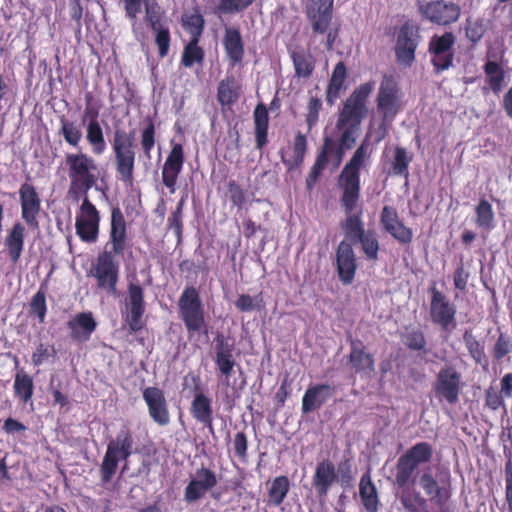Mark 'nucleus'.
I'll return each instance as SVG.
<instances>
[{
    "instance_id": "49530a36",
    "label": "nucleus",
    "mask_w": 512,
    "mask_h": 512,
    "mask_svg": "<svg viewBox=\"0 0 512 512\" xmlns=\"http://www.w3.org/2000/svg\"><path fill=\"white\" fill-rule=\"evenodd\" d=\"M463 342L469 353V356L476 364H487L484 342L477 339L471 330H465L463 333Z\"/></svg>"
},
{
    "instance_id": "9d476101",
    "label": "nucleus",
    "mask_w": 512,
    "mask_h": 512,
    "mask_svg": "<svg viewBox=\"0 0 512 512\" xmlns=\"http://www.w3.org/2000/svg\"><path fill=\"white\" fill-rule=\"evenodd\" d=\"M462 374L453 365L443 366L435 376L432 390L439 402L455 405L462 391Z\"/></svg>"
},
{
    "instance_id": "72a5a7b5",
    "label": "nucleus",
    "mask_w": 512,
    "mask_h": 512,
    "mask_svg": "<svg viewBox=\"0 0 512 512\" xmlns=\"http://www.w3.org/2000/svg\"><path fill=\"white\" fill-rule=\"evenodd\" d=\"M359 495L367 512H377L379 498L375 484L371 479L370 471L365 472L359 482Z\"/></svg>"
},
{
    "instance_id": "79ce46f5",
    "label": "nucleus",
    "mask_w": 512,
    "mask_h": 512,
    "mask_svg": "<svg viewBox=\"0 0 512 512\" xmlns=\"http://www.w3.org/2000/svg\"><path fill=\"white\" fill-rule=\"evenodd\" d=\"M14 395L22 403L31 401L34 394V382L32 376L24 371L18 372L15 375L13 384Z\"/></svg>"
},
{
    "instance_id": "774afa93",
    "label": "nucleus",
    "mask_w": 512,
    "mask_h": 512,
    "mask_svg": "<svg viewBox=\"0 0 512 512\" xmlns=\"http://www.w3.org/2000/svg\"><path fill=\"white\" fill-rule=\"evenodd\" d=\"M505 398L492 386L485 390V406L492 411H497L500 408L506 409Z\"/></svg>"
},
{
    "instance_id": "052dcab7",
    "label": "nucleus",
    "mask_w": 512,
    "mask_h": 512,
    "mask_svg": "<svg viewBox=\"0 0 512 512\" xmlns=\"http://www.w3.org/2000/svg\"><path fill=\"white\" fill-rule=\"evenodd\" d=\"M30 313L38 317L39 323H44L47 305L45 292L40 289L32 297L30 302Z\"/></svg>"
},
{
    "instance_id": "c756f323",
    "label": "nucleus",
    "mask_w": 512,
    "mask_h": 512,
    "mask_svg": "<svg viewBox=\"0 0 512 512\" xmlns=\"http://www.w3.org/2000/svg\"><path fill=\"white\" fill-rule=\"evenodd\" d=\"M419 484L431 501L438 506L444 505L451 496L450 491L439 485L429 469L420 475Z\"/></svg>"
},
{
    "instance_id": "bb28decb",
    "label": "nucleus",
    "mask_w": 512,
    "mask_h": 512,
    "mask_svg": "<svg viewBox=\"0 0 512 512\" xmlns=\"http://www.w3.org/2000/svg\"><path fill=\"white\" fill-rule=\"evenodd\" d=\"M335 394V387L330 384L309 386L302 398V412L310 413L320 409Z\"/></svg>"
},
{
    "instance_id": "473e14b6",
    "label": "nucleus",
    "mask_w": 512,
    "mask_h": 512,
    "mask_svg": "<svg viewBox=\"0 0 512 512\" xmlns=\"http://www.w3.org/2000/svg\"><path fill=\"white\" fill-rule=\"evenodd\" d=\"M256 148L262 150L268 143L269 114L264 103H259L253 112Z\"/></svg>"
},
{
    "instance_id": "a18cd8bd",
    "label": "nucleus",
    "mask_w": 512,
    "mask_h": 512,
    "mask_svg": "<svg viewBox=\"0 0 512 512\" xmlns=\"http://www.w3.org/2000/svg\"><path fill=\"white\" fill-rule=\"evenodd\" d=\"M412 160L413 155L409 154L406 148L396 146L391 160L390 174L394 176H404L407 178L409 175V165Z\"/></svg>"
},
{
    "instance_id": "423d86ee",
    "label": "nucleus",
    "mask_w": 512,
    "mask_h": 512,
    "mask_svg": "<svg viewBox=\"0 0 512 512\" xmlns=\"http://www.w3.org/2000/svg\"><path fill=\"white\" fill-rule=\"evenodd\" d=\"M179 317L184 323L188 337L197 333H208L205 310L198 289L186 286L178 299Z\"/></svg>"
},
{
    "instance_id": "2eb2a0df",
    "label": "nucleus",
    "mask_w": 512,
    "mask_h": 512,
    "mask_svg": "<svg viewBox=\"0 0 512 512\" xmlns=\"http://www.w3.org/2000/svg\"><path fill=\"white\" fill-rule=\"evenodd\" d=\"M184 163L185 153L183 145L171 141V150L166 157L161 172L162 183L171 194L176 191V184Z\"/></svg>"
},
{
    "instance_id": "f03ea898",
    "label": "nucleus",
    "mask_w": 512,
    "mask_h": 512,
    "mask_svg": "<svg viewBox=\"0 0 512 512\" xmlns=\"http://www.w3.org/2000/svg\"><path fill=\"white\" fill-rule=\"evenodd\" d=\"M111 249L98 254L90 275L96 279L97 288L115 295L119 281V263L115 256H122L127 248V223L119 207L111 209L109 242Z\"/></svg>"
},
{
    "instance_id": "13d9d810",
    "label": "nucleus",
    "mask_w": 512,
    "mask_h": 512,
    "mask_svg": "<svg viewBox=\"0 0 512 512\" xmlns=\"http://www.w3.org/2000/svg\"><path fill=\"white\" fill-rule=\"evenodd\" d=\"M155 34V44L158 48L160 58H165L169 54L171 44V33L168 26L152 30Z\"/></svg>"
},
{
    "instance_id": "dca6fc26",
    "label": "nucleus",
    "mask_w": 512,
    "mask_h": 512,
    "mask_svg": "<svg viewBox=\"0 0 512 512\" xmlns=\"http://www.w3.org/2000/svg\"><path fill=\"white\" fill-rule=\"evenodd\" d=\"M218 483L216 473L210 468L202 466L195 471L194 477L189 481L184 490V500L194 503L202 499Z\"/></svg>"
},
{
    "instance_id": "f8f14e48",
    "label": "nucleus",
    "mask_w": 512,
    "mask_h": 512,
    "mask_svg": "<svg viewBox=\"0 0 512 512\" xmlns=\"http://www.w3.org/2000/svg\"><path fill=\"white\" fill-rule=\"evenodd\" d=\"M431 294L430 317L433 324L443 331L451 332L457 325L456 307L446 295L435 286L429 288Z\"/></svg>"
},
{
    "instance_id": "4be33fe9",
    "label": "nucleus",
    "mask_w": 512,
    "mask_h": 512,
    "mask_svg": "<svg viewBox=\"0 0 512 512\" xmlns=\"http://www.w3.org/2000/svg\"><path fill=\"white\" fill-rule=\"evenodd\" d=\"M380 223L384 230L401 244H410L413 231L399 219L396 208L385 205L380 214Z\"/></svg>"
},
{
    "instance_id": "ddd939ff",
    "label": "nucleus",
    "mask_w": 512,
    "mask_h": 512,
    "mask_svg": "<svg viewBox=\"0 0 512 512\" xmlns=\"http://www.w3.org/2000/svg\"><path fill=\"white\" fill-rule=\"evenodd\" d=\"M76 234L85 243L97 241L100 229V214L95 205L85 197L80 206V213L75 220Z\"/></svg>"
},
{
    "instance_id": "393cba45",
    "label": "nucleus",
    "mask_w": 512,
    "mask_h": 512,
    "mask_svg": "<svg viewBox=\"0 0 512 512\" xmlns=\"http://www.w3.org/2000/svg\"><path fill=\"white\" fill-rule=\"evenodd\" d=\"M338 482V474L334 463L329 459H323L316 465L312 477V485L319 497H325L333 484Z\"/></svg>"
},
{
    "instance_id": "cd10ccee",
    "label": "nucleus",
    "mask_w": 512,
    "mask_h": 512,
    "mask_svg": "<svg viewBox=\"0 0 512 512\" xmlns=\"http://www.w3.org/2000/svg\"><path fill=\"white\" fill-rule=\"evenodd\" d=\"M360 198L355 201L352 206L345 205L342 201V195L340 196V204L346 215L345 221L342 223V229L346 236L351 239H358L367 231L364 228V222L362 220V206L359 204Z\"/></svg>"
},
{
    "instance_id": "58836bf2",
    "label": "nucleus",
    "mask_w": 512,
    "mask_h": 512,
    "mask_svg": "<svg viewBox=\"0 0 512 512\" xmlns=\"http://www.w3.org/2000/svg\"><path fill=\"white\" fill-rule=\"evenodd\" d=\"M86 141L94 155H102L106 148V140L99 121H89L86 125Z\"/></svg>"
},
{
    "instance_id": "c9c22d12",
    "label": "nucleus",
    "mask_w": 512,
    "mask_h": 512,
    "mask_svg": "<svg viewBox=\"0 0 512 512\" xmlns=\"http://www.w3.org/2000/svg\"><path fill=\"white\" fill-rule=\"evenodd\" d=\"M347 75L345 63L343 61H339L332 71V75L326 89V102L328 104L333 105L339 98L341 90L347 79Z\"/></svg>"
},
{
    "instance_id": "69168bd1",
    "label": "nucleus",
    "mask_w": 512,
    "mask_h": 512,
    "mask_svg": "<svg viewBox=\"0 0 512 512\" xmlns=\"http://www.w3.org/2000/svg\"><path fill=\"white\" fill-rule=\"evenodd\" d=\"M255 0H220L218 10L224 14L237 13L245 10Z\"/></svg>"
},
{
    "instance_id": "a211bd4d",
    "label": "nucleus",
    "mask_w": 512,
    "mask_h": 512,
    "mask_svg": "<svg viewBox=\"0 0 512 512\" xmlns=\"http://www.w3.org/2000/svg\"><path fill=\"white\" fill-rule=\"evenodd\" d=\"M334 0H308L306 16L315 34H324L333 18Z\"/></svg>"
},
{
    "instance_id": "20e7f679",
    "label": "nucleus",
    "mask_w": 512,
    "mask_h": 512,
    "mask_svg": "<svg viewBox=\"0 0 512 512\" xmlns=\"http://www.w3.org/2000/svg\"><path fill=\"white\" fill-rule=\"evenodd\" d=\"M369 136L370 133L368 132L338 176V187L342 192V201L349 207L358 198H361L360 172L372 154V150L369 149Z\"/></svg>"
},
{
    "instance_id": "3c124183",
    "label": "nucleus",
    "mask_w": 512,
    "mask_h": 512,
    "mask_svg": "<svg viewBox=\"0 0 512 512\" xmlns=\"http://www.w3.org/2000/svg\"><path fill=\"white\" fill-rule=\"evenodd\" d=\"M456 38L452 32H445L442 35H433L428 44V52L454 53L453 46Z\"/></svg>"
},
{
    "instance_id": "338daca9",
    "label": "nucleus",
    "mask_w": 512,
    "mask_h": 512,
    "mask_svg": "<svg viewBox=\"0 0 512 512\" xmlns=\"http://www.w3.org/2000/svg\"><path fill=\"white\" fill-rule=\"evenodd\" d=\"M322 109V100L318 97H311L307 104L306 123L308 130H311L319 120V113Z\"/></svg>"
},
{
    "instance_id": "7ed1b4c3",
    "label": "nucleus",
    "mask_w": 512,
    "mask_h": 512,
    "mask_svg": "<svg viewBox=\"0 0 512 512\" xmlns=\"http://www.w3.org/2000/svg\"><path fill=\"white\" fill-rule=\"evenodd\" d=\"M65 165L70 180L68 197L78 202L88 197V192L98 180V167L95 160L82 151L66 153Z\"/></svg>"
},
{
    "instance_id": "b1692460",
    "label": "nucleus",
    "mask_w": 512,
    "mask_h": 512,
    "mask_svg": "<svg viewBox=\"0 0 512 512\" xmlns=\"http://www.w3.org/2000/svg\"><path fill=\"white\" fill-rule=\"evenodd\" d=\"M234 349L233 340L226 338L222 334H218L215 337V364L227 380L231 377L236 364L233 356Z\"/></svg>"
},
{
    "instance_id": "f257e3e1",
    "label": "nucleus",
    "mask_w": 512,
    "mask_h": 512,
    "mask_svg": "<svg viewBox=\"0 0 512 512\" xmlns=\"http://www.w3.org/2000/svg\"><path fill=\"white\" fill-rule=\"evenodd\" d=\"M374 89L373 82L360 84L345 100L336 121V129L340 131L336 140L331 136H324L323 143L318 150L315 162L306 177V188L311 191L327 167L337 170L345 156L346 151L352 149L359 136L362 120L367 116V99Z\"/></svg>"
},
{
    "instance_id": "37998d69",
    "label": "nucleus",
    "mask_w": 512,
    "mask_h": 512,
    "mask_svg": "<svg viewBox=\"0 0 512 512\" xmlns=\"http://www.w3.org/2000/svg\"><path fill=\"white\" fill-rule=\"evenodd\" d=\"M401 342L411 351H424L426 350V337L424 332L413 326H406L404 331L400 334Z\"/></svg>"
},
{
    "instance_id": "f704fd0d",
    "label": "nucleus",
    "mask_w": 512,
    "mask_h": 512,
    "mask_svg": "<svg viewBox=\"0 0 512 512\" xmlns=\"http://www.w3.org/2000/svg\"><path fill=\"white\" fill-rule=\"evenodd\" d=\"M241 94V87L234 76H226L217 87V101L222 107L236 103Z\"/></svg>"
},
{
    "instance_id": "2f4dec72",
    "label": "nucleus",
    "mask_w": 512,
    "mask_h": 512,
    "mask_svg": "<svg viewBox=\"0 0 512 512\" xmlns=\"http://www.w3.org/2000/svg\"><path fill=\"white\" fill-rule=\"evenodd\" d=\"M290 58L294 66V75L297 78H310L316 67V59L314 56L304 49L290 50Z\"/></svg>"
},
{
    "instance_id": "de8ad7c7",
    "label": "nucleus",
    "mask_w": 512,
    "mask_h": 512,
    "mask_svg": "<svg viewBox=\"0 0 512 512\" xmlns=\"http://www.w3.org/2000/svg\"><path fill=\"white\" fill-rule=\"evenodd\" d=\"M200 39L191 38L190 41L185 45L182 57L181 64L184 67L190 68L195 63L202 64L205 53L202 47L199 46Z\"/></svg>"
},
{
    "instance_id": "ea45409f",
    "label": "nucleus",
    "mask_w": 512,
    "mask_h": 512,
    "mask_svg": "<svg viewBox=\"0 0 512 512\" xmlns=\"http://www.w3.org/2000/svg\"><path fill=\"white\" fill-rule=\"evenodd\" d=\"M189 411L196 422L213 416L212 399L203 391L194 393Z\"/></svg>"
},
{
    "instance_id": "e433bc0d",
    "label": "nucleus",
    "mask_w": 512,
    "mask_h": 512,
    "mask_svg": "<svg viewBox=\"0 0 512 512\" xmlns=\"http://www.w3.org/2000/svg\"><path fill=\"white\" fill-rule=\"evenodd\" d=\"M24 237V225L20 222H16L5 239V246L7 247L8 255L13 263H17L21 257L24 248Z\"/></svg>"
},
{
    "instance_id": "4468645a",
    "label": "nucleus",
    "mask_w": 512,
    "mask_h": 512,
    "mask_svg": "<svg viewBox=\"0 0 512 512\" xmlns=\"http://www.w3.org/2000/svg\"><path fill=\"white\" fill-rule=\"evenodd\" d=\"M19 202L21 217L31 230L39 229V215L41 212V199L36 188L27 182L19 188Z\"/></svg>"
},
{
    "instance_id": "a19ab883",
    "label": "nucleus",
    "mask_w": 512,
    "mask_h": 512,
    "mask_svg": "<svg viewBox=\"0 0 512 512\" xmlns=\"http://www.w3.org/2000/svg\"><path fill=\"white\" fill-rule=\"evenodd\" d=\"M290 490L289 478L285 475L275 477L268 490V506H280Z\"/></svg>"
},
{
    "instance_id": "4d7b16f0",
    "label": "nucleus",
    "mask_w": 512,
    "mask_h": 512,
    "mask_svg": "<svg viewBox=\"0 0 512 512\" xmlns=\"http://www.w3.org/2000/svg\"><path fill=\"white\" fill-rule=\"evenodd\" d=\"M336 472L341 485L343 487L350 486L354 480L353 458L344 456L339 462Z\"/></svg>"
},
{
    "instance_id": "8fccbe9b",
    "label": "nucleus",
    "mask_w": 512,
    "mask_h": 512,
    "mask_svg": "<svg viewBox=\"0 0 512 512\" xmlns=\"http://www.w3.org/2000/svg\"><path fill=\"white\" fill-rule=\"evenodd\" d=\"M361 244V249L367 260H378L379 241L377 234L373 230H367L360 238L357 239Z\"/></svg>"
},
{
    "instance_id": "5701e85b",
    "label": "nucleus",
    "mask_w": 512,
    "mask_h": 512,
    "mask_svg": "<svg viewBox=\"0 0 512 512\" xmlns=\"http://www.w3.org/2000/svg\"><path fill=\"white\" fill-rule=\"evenodd\" d=\"M336 264L339 280L349 285L353 282L357 270L355 253L352 245L341 241L336 250Z\"/></svg>"
},
{
    "instance_id": "5fc2aeb1",
    "label": "nucleus",
    "mask_w": 512,
    "mask_h": 512,
    "mask_svg": "<svg viewBox=\"0 0 512 512\" xmlns=\"http://www.w3.org/2000/svg\"><path fill=\"white\" fill-rule=\"evenodd\" d=\"M185 200L182 198L176 205L175 210L167 220L168 229L173 230L178 242H181L183 236V207Z\"/></svg>"
},
{
    "instance_id": "864d4df0",
    "label": "nucleus",
    "mask_w": 512,
    "mask_h": 512,
    "mask_svg": "<svg viewBox=\"0 0 512 512\" xmlns=\"http://www.w3.org/2000/svg\"><path fill=\"white\" fill-rule=\"evenodd\" d=\"M487 30L486 22L483 18H468L465 23V35L470 42L477 44L484 36Z\"/></svg>"
},
{
    "instance_id": "c85d7f7f",
    "label": "nucleus",
    "mask_w": 512,
    "mask_h": 512,
    "mask_svg": "<svg viewBox=\"0 0 512 512\" xmlns=\"http://www.w3.org/2000/svg\"><path fill=\"white\" fill-rule=\"evenodd\" d=\"M222 44L226 57L232 67L243 61L245 49L240 30L235 27L225 29Z\"/></svg>"
},
{
    "instance_id": "603ef678",
    "label": "nucleus",
    "mask_w": 512,
    "mask_h": 512,
    "mask_svg": "<svg viewBox=\"0 0 512 512\" xmlns=\"http://www.w3.org/2000/svg\"><path fill=\"white\" fill-rule=\"evenodd\" d=\"M140 144L144 155L149 159L156 144V128L152 119H148L146 126L141 130Z\"/></svg>"
},
{
    "instance_id": "680f3d73",
    "label": "nucleus",
    "mask_w": 512,
    "mask_h": 512,
    "mask_svg": "<svg viewBox=\"0 0 512 512\" xmlns=\"http://www.w3.org/2000/svg\"><path fill=\"white\" fill-rule=\"evenodd\" d=\"M435 74L448 70L453 65L454 53L429 52Z\"/></svg>"
},
{
    "instance_id": "f3484780",
    "label": "nucleus",
    "mask_w": 512,
    "mask_h": 512,
    "mask_svg": "<svg viewBox=\"0 0 512 512\" xmlns=\"http://www.w3.org/2000/svg\"><path fill=\"white\" fill-rule=\"evenodd\" d=\"M420 36L418 29L409 23L401 26L395 45L397 61L405 66H411L415 60V51Z\"/></svg>"
},
{
    "instance_id": "bf43d9fd",
    "label": "nucleus",
    "mask_w": 512,
    "mask_h": 512,
    "mask_svg": "<svg viewBox=\"0 0 512 512\" xmlns=\"http://www.w3.org/2000/svg\"><path fill=\"white\" fill-rule=\"evenodd\" d=\"M510 352H512L511 338L505 333L500 332L492 348L493 359L499 362Z\"/></svg>"
},
{
    "instance_id": "e2e57ef3",
    "label": "nucleus",
    "mask_w": 512,
    "mask_h": 512,
    "mask_svg": "<svg viewBox=\"0 0 512 512\" xmlns=\"http://www.w3.org/2000/svg\"><path fill=\"white\" fill-rule=\"evenodd\" d=\"M56 356L57 351L54 345L40 343L32 354V362L35 366H40L49 359H55Z\"/></svg>"
},
{
    "instance_id": "6ab92c4d",
    "label": "nucleus",
    "mask_w": 512,
    "mask_h": 512,
    "mask_svg": "<svg viewBox=\"0 0 512 512\" xmlns=\"http://www.w3.org/2000/svg\"><path fill=\"white\" fill-rule=\"evenodd\" d=\"M150 418L159 426L170 423V412L162 389L154 386L146 387L142 393Z\"/></svg>"
},
{
    "instance_id": "6e6d98bb",
    "label": "nucleus",
    "mask_w": 512,
    "mask_h": 512,
    "mask_svg": "<svg viewBox=\"0 0 512 512\" xmlns=\"http://www.w3.org/2000/svg\"><path fill=\"white\" fill-rule=\"evenodd\" d=\"M401 503L408 512H419L427 507V499L417 491L403 493Z\"/></svg>"
},
{
    "instance_id": "4c0bfd02",
    "label": "nucleus",
    "mask_w": 512,
    "mask_h": 512,
    "mask_svg": "<svg viewBox=\"0 0 512 512\" xmlns=\"http://www.w3.org/2000/svg\"><path fill=\"white\" fill-rule=\"evenodd\" d=\"M59 124V135L69 146L78 148L83 138L81 126L65 115L59 117Z\"/></svg>"
},
{
    "instance_id": "9b49d317",
    "label": "nucleus",
    "mask_w": 512,
    "mask_h": 512,
    "mask_svg": "<svg viewBox=\"0 0 512 512\" xmlns=\"http://www.w3.org/2000/svg\"><path fill=\"white\" fill-rule=\"evenodd\" d=\"M421 16L438 26H449L461 16V7L453 1L433 0L419 6Z\"/></svg>"
},
{
    "instance_id": "7c9ffc66",
    "label": "nucleus",
    "mask_w": 512,
    "mask_h": 512,
    "mask_svg": "<svg viewBox=\"0 0 512 512\" xmlns=\"http://www.w3.org/2000/svg\"><path fill=\"white\" fill-rule=\"evenodd\" d=\"M307 150V137L299 131L296 133L293 140L292 154L287 157L283 151L280 153L281 161L288 171L296 170L303 164Z\"/></svg>"
},
{
    "instance_id": "1a4fd4ad",
    "label": "nucleus",
    "mask_w": 512,
    "mask_h": 512,
    "mask_svg": "<svg viewBox=\"0 0 512 512\" xmlns=\"http://www.w3.org/2000/svg\"><path fill=\"white\" fill-rule=\"evenodd\" d=\"M377 111L384 122H393L402 110V92L393 75L385 74L376 98Z\"/></svg>"
},
{
    "instance_id": "39448f33",
    "label": "nucleus",
    "mask_w": 512,
    "mask_h": 512,
    "mask_svg": "<svg viewBox=\"0 0 512 512\" xmlns=\"http://www.w3.org/2000/svg\"><path fill=\"white\" fill-rule=\"evenodd\" d=\"M110 145L114 154V165L118 179L127 186L134 182L136 148L134 131L115 129Z\"/></svg>"
},
{
    "instance_id": "6e6552de",
    "label": "nucleus",
    "mask_w": 512,
    "mask_h": 512,
    "mask_svg": "<svg viewBox=\"0 0 512 512\" xmlns=\"http://www.w3.org/2000/svg\"><path fill=\"white\" fill-rule=\"evenodd\" d=\"M432 457L433 447L428 442H418L407 449L396 464V485L400 488L407 486L417 467L429 463Z\"/></svg>"
},
{
    "instance_id": "a878e982",
    "label": "nucleus",
    "mask_w": 512,
    "mask_h": 512,
    "mask_svg": "<svg viewBox=\"0 0 512 512\" xmlns=\"http://www.w3.org/2000/svg\"><path fill=\"white\" fill-rule=\"evenodd\" d=\"M69 337L79 343L87 342L97 328V322L91 312H80L67 322Z\"/></svg>"
},
{
    "instance_id": "c03bdc74",
    "label": "nucleus",
    "mask_w": 512,
    "mask_h": 512,
    "mask_svg": "<svg viewBox=\"0 0 512 512\" xmlns=\"http://www.w3.org/2000/svg\"><path fill=\"white\" fill-rule=\"evenodd\" d=\"M486 81L494 94H499L503 88L505 81V71L496 61L488 60L484 67Z\"/></svg>"
},
{
    "instance_id": "0eeeda50",
    "label": "nucleus",
    "mask_w": 512,
    "mask_h": 512,
    "mask_svg": "<svg viewBox=\"0 0 512 512\" xmlns=\"http://www.w3.org/2000/svg\"><path fill=\"white\" fill-rule=\"evenodd\" d=\"M134 450V438L129 428L120 429L116 437L108 445L100 465V476L103 484L109 483L118 469L119 461H128Z\"/></svg>"
},
{
    "instance_id": "412c9836",
    "label": "nucleus",
    "mask_w": 512,
    "mask_h": 512,
    "mask_svg": "<svg viewBox=\"0 0 512 512\" xmlns=\"http://www.w3.org/2000/svg\"><path fill=\"white\" fill-rule=\"evenodd\" d=\"M350 353L347 362L351 371L360 375H371L375 372L374 356L366 351L364 343L358 338H350Z\"/></svg>"
},
{
    "instance_id": "aec40b11",
    "label": "nucleus",
    "mask_w": 512,
    "mask_h": 512,
    "mask_svg": "<svg viewBox=\"0 0 512 512\" xmlns=\"http://www.w3.org/2000/svg\"><path fill=\"white\" fill-rule=\"evenodd\" d=\"M127 293L126 322L131 331L137 332L143 327L142 317L145 313L144 290L139 284L131 282L128 284Z\"/></svg>"
},
{
    "instance_id": "0e129e2a",
    "label": "nucleus",
    "mask_w": 512,
    "mask_h": 512,
    "mask_svg": "<svg viewBox=\"0 0 512 512\" xmlns=\"http://www.w3.org/2000/svg\"><path fill=\"white\" fill-rule=\"evenodd\" d=\"M227 190L231 204L242 209L246 203V191L235 180L228 182Z\"/></svg>"
},
{
    "instance_id": "09e8293b",
    "label": "nucleus",
    "mask_w": 512,
    "mask_h": 512,
    "mask_svg": "<svg viewBox=\"0 0 512 512\" xmlns=\"http://www.w3.org/2000/svg\"><path fill=\"white\" fill-rule=\"evenodd\" d=\"M476 224L485 230L495 227V216L492 205L486 199H480L475 208Z\"/></svg>"
}]
</instances>
